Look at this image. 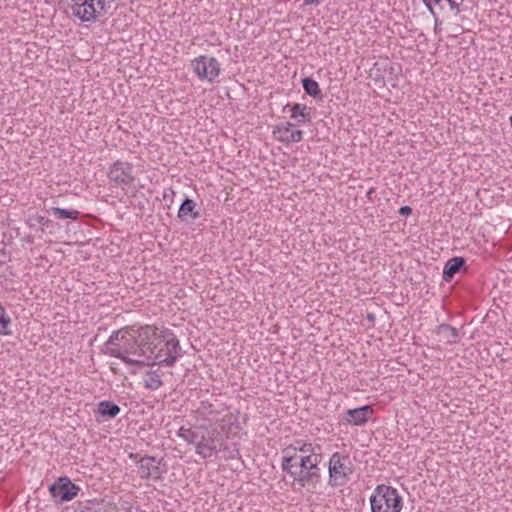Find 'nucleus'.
Returning a JSON list of instances; mask_svg holds the SVG:
<instances>
[{
  "instance_id": "nucleus-24",
  "label": "nucleus",
  "mask_w": 512,
  "mask_h": 512,
  "mask_svg": "<svg viewBox=\"0 0 512 512\" xmlns=\"http://www.w3.org/2000/svg\"><path fill=\"white\" fill-rule=\"evenodd\" d=\"M308 443L309 442L302 439L294 440L291 444L282 450L283 457H299L300 455H298L297 452H300L303 449L305 450V447Z\"/></svg>"
},
{
  "instance_id": "nucleus-2",
  "label": "nucleus",
  "mask_w": 512,
  "mask_h": 512,
  "mask_svg": "<svg viewBox=\"0 0 512 512\" xmlns=\"http://www.w3.org/2000/svg\"><path fill=\"white\" fill-rule=\"evenodd\" d=\"M156 339L150 340L152 344V357H146V366L159 364L167 367H172L177 358L181 356V347L176 335L168 328L158 329L155 327Z\"/></svg>"
},
{
  "instance_id": "nucleus-5",
  "label": "nucleus",
  "mask_w": 512,
  "mask_h": 512,
  "mask_svg": "<svg viewBox=\"0 0 512 512\" xmlns=\"http://www.w3.org/2000/svg\"><path fill=\"white\" fill-rule=\"evenodd\" d=\"M222 444V434L216 427L205 426V433L199 446L196 447V454L203 459H209L218 454V446Z\"/></svg>"
},
{
  "instance_id": "nucleus-12",
  "label": "nucleus",
  "mask_w": 512,
  "mask_h": 512,
  "mask_svg": "<svg viewBox=\"0 0 512 512\" xmlns=\"http://www.w3.org/2000/svg\"><path fill=\"white\" fill-rule=\"evenodd\" d=\"M323 459L322 454L311 456V455H301L299 461L302 463L309 464L310 472H305L304 475H301V478L306 477L310 480V485L316 486L321 480V469L319 465L321 464Z\"/></svg>"
},
{
  "instance_id": "nucleus-27",
  "label": "nucleus",
  "mask_w": 512,
  "mask_h": 512,
  "mask_svg": "<svg viewBox=\"0 0 512 512\" xmlns=\"http://www.w3.org/2000/svg\"><path fill=\"white\" fill-rule=\"evenodd\" d=\"M10 323V317L7 315L5 308L0 304V335L11 334L9 330Z\"/></svg>"
},
{
  "instance_id": "nucleus-39",
  "label": "nucleus",
  "mask_w": 512,
  "mask_h": 512,
  "mask_svg": "<svg viewBox=\"0 0 512 512\" xmlns=\"http://www.w3.org/2000/svg\"><path fill=\"white\" fill-rule=\"evenodd\" d=\"M435 4H440L442 0H432Z\"/></svg>"
},
{
  "instance_id": "nucleus-16",
  "label": "nucleus",
  "mask_w": 512,
  "mask_h": 512,
  "mask_svg": "<svg viewBox=\"0 0 512 512\" xmlns=\"http://www.w3.org/2000/svg\"><path fill=\"white\" fill-rule=\"evenodd\" d=\"M466 260L463 257H453L449 259L443 269V280L449 282L452 280L455 274L466 271Z\"/></svg>"
},
{
  "instance_id": "nucleus-10",
  "label": "nucleus",
  "mask_w": 512,
  "mask_h": 512,
  "mask_svg": "<svg viewBox=\"0 0 512 512\" xmlns=\"http://www.w3.org/2000/svg\"><path fill=\"white\" fill-rule=\"evenodd\" d=\"M273 137L279 142L289 144L297 143L303 139V131L296 128V124L285 122L273 127Z\"/></svg>"
},
{
  "instance_id": "nucleus-15",
  "label": "nucleus",
  "mask_w": 512,
  "mask_h": 512,
  "mask_svg": "<svg viewBox=\"0 0 512 512\" xmlns=\"http://www.w3.org/2000/svg\"><path fill=\"white\" fill-rule=\"evenodd\" d=\"M204 424L194 425L190 428L181 427L178 431V436L182 438L186 443L194 445L195 448L199 446L203 434L205 433Z\"/></svg>"
},
{
  "instance_id": "nucleus-21",
  "label": "nucleus",
  "mask_w": 512,
  "mask_h": 512,
  "mask_svg": "<svg viewBox=\"0 0 512 512\" xmlns=\"http://www.w3.org/2000/svg\"><path fill=\"white\" fill-rule=\"evenodd\" d=\"M48 214L54 215L57 219H71L77 220L80 212L75 209H64L59 207H50L47 209Z\"/></svg>"
},
{
  "instance_id": "nucleus-26",
  "label": "nucleus",
  "mask_w": 512,
  "mask_h": 512,
  "mask_svg": "<svg viewBox=\"0 0 512 512\" xmlns=\"http://www.w3.org/2000/svg\"><path fill=\"white\" fill-rule=\"evenodd\" d=\"M127 334L126 328L113 332L106 343V349L108 350L110 347H121Z\"/></svg>"
},
{
  "instance_id": "nucleus-30",
  "label": "nucleus",
  "mask_w": 512,
  "mask_h": 512,
  "mask_svg": "<svg viewBox=\"0 0 512 512\" xmlns=\"http://www.w3.org/2000/svg\"><path fill=\"white\" fill-rule=\"evenodd\" d=\"M301 455H311V456H315V455H319V454H322L321 452V446L319 444H312L311 442H309L306 447H305V450H301L300 451Z\"/></svg>"
},
{
  "instance_id": "nucleus-6",
  "label": "nucleus",
  "mask_w": 512,
  "mask_h": 512,
  "mask_svg": "<svg viewBox=\"0 0 512 512\" xmlns=\"http://www.w3.org/2000/svg\"><path fill=\"white\" fill-rule=\"evenodd\" d=\"M195 74L201 80L212 83L220 74V63L214 57L201 55L192 61Z\"/></svg>"
},
{
  "instance_id": "nucleus-23",
  "label": "nucleus",
  "mask_w": 512,
  "mask_h": 512,
  "mask_svg": "<svg viewBox=\"0 0 512 512\" xmlns=\"http://www.w3.org/2000/svg\"><path fill=\"white\" fill-rule=\"evenodd\" d=\"M163 385L161 375L157 371H148L144 377V387L150 390H157Z\"/></svg>"
},
{
  "instance_id": "nucleus-31",
  "label": "nucleus",
  "mask_w": 512,
  "mask_h": 512,
  "mask_svg": "<svg viewBox=\"0 0 512 512\" xmlns=\"http://www.w3.org/2000/svg\"><path fill=\"white\" fill-rule=\"evenodd\" d=\"M399 214L402 216H409L412 214V208L410 206H402L399 209Z\"/></svg>"
},
{
  "instance_id": "nucleus-28",
  "label": "nucleus",
  "mask_w": 512,
  "mask_h": 512,
  "mask_svg": "<svg viewBox=\"0 0 512 512\" xmlns=\"http://www.w3.org/2000/svg\"><path fill=\"white\" fill-rule=\"evenodd\" d=\"M310 108H308L306 105L304 104H300V103H295L291 106V118L293 119H297L298 117H307L309 115H311L310 113Z\"/></svg>"
},
{
  "instance_id": "nucleus-18",
  "label": "nucleus",
  "mask_w": 512,
  "mask_h": 512,
  "mask_svg": "<svg viewBox=\"0 0 512 512\" xmlns=\"http://www.w3.org/2000/svg\"><path fill=\"white\" fill-rule=\"evenodd\" d=\"M177 216L182 221H188L189 217L192 220L199 218L200 213L198 210H196V203L194 200L186 197L179 207Z\"/></svg>"
},
{
  "instance_id": "nucleus-3",
  "label": "nucleus",
  "mask_w": 512,
  "mask_h": 512,
  "mask_svg": "<svg viewBox=\"0 0 512 512\" xmlns=\"http://www.w3.org/2000/svg\"><path fill=\"white\" fill-rule=\"evenodd\" d=\"M370 505L372 512H400L402 498L395 488L381 484L374 489Z\"/></svg>"
},
{
  "instance_id": "nucleus-22",
  "label": "nucleus",
  "mask_w": 512,
  "mask_h": 512,
  "mask_svg": "<svg viewBox=\"0 0 512 512\" xmlns=\"http://www.w3.org/2000/svg\"><path fill=\"white\" fill-rule=\"evenodd\" d=\"M218 453H222L225 460L238 459L240 457L239 448L236 444L229 446L222 437V444L218 446Z\"/></svg>"
},
{
  "instance_id": "nucleus-37",
  "label": "nucleus",
  "mask_w": 512,
  "mask_h": 512,
  "mask_svg": "<svg viewBox=\"0 0 512 512\" xmlns=\"http://www.w3.org/2000/svg\"><path fill=\"white\" fill-rule=\"evenodd\" d=\"M74 2V4L72 6H77L79 4H81V2H83V0H72Z\"/></svg>"
},
{
  "instance_id": "nucleus-25",
  "label": "nucleus",
  "mask_w": 512,
  "mask_h": 512,
  "mask_svg": "<svg viewBox=\"0 0 512 512\" xmlns=\"http://www.w3.org/2000/svg\"><path fill=\"white\" fill-rule=\"evenodd\" d=\"M115 510V506L110 502H105L102 500L101 502L91 503L90 506L84 507L81 511L86 512H113Z\"/></svg>"
},
{
  "instance_id": "nucleus-4",
  "label": "nucleus",
  "mask_w": 512,
  "mask_h": 512,
  "mask_svg": "<svg viewBox=\"0 0 512 512\" xmlns=\"http://www.w3.org/2000/svg\"><path fill=\"white\" fill-rule=\"evenodd\" d=\"M329 485L331 487L344 486L353 473V465L348 456L339 452L332 454L328 464Z\"/></svg>"
},
{
  "instance_id": "nucleus-33",
  "label": "nucleus",
  "mask_w": 512,
  "mask_h": 512,
  "mask_svg": "<svg viewBox=\"0 0 512 512\" xmlns=\"http://www.w3.org/2000/svg\"><path fill=\"white\" fill-rule=\"evenodd\" d=\"M297 124H305V123H310L311 122V115L307 116V117H298L297 119H295Z\"/></svg>"
},
{
  "instance_id": "nucleus-32",
  "label": "nucleus",
  "mask_w": 512,
  "mask_h": 512,
  "mask_svg": "<svg viewBox=\"0 0 512 512\" xmlns=\"http://www.w3.org/2000/svg\"><path fill=\"white\" fill-rule=\"evenodd\" d=\"M423 2L425 4L426 8L428 9V11L431 13V15H433V17L437 16L436 12L433 8L431 0H423Z\"/></svg>"
},
{
  "instance_id": "nucleus-38",
  "label": "nucleus",
  "mask_w": 512,
  "mask_h": 512,
  "mask_svg": "<svg viewBox=\"0 0 512 512\" xmlns=\"http://www.w3.org/2000/svg\"><path fill=\"white\" fill-rule=\"evenodd\" d=\"M368 319L373 321L374 320V315L373 314H368Z\"/></svg>"
},
{
  "instance_id": "nucleus-40",
  "label": "nucleus",
  "mask_w": 512,
  "mask_h": 512,
  "mask_svg": "<svg viewBox=\"0 0 512 512\" xmlns=\"http://www.w3.org/2000/svg\"><path fill=\"white\" fill-rule=\"evenodd\" d=\"M510 125L512 127V115L510 116Z\"/></svg>"
},
{
  "instance_id": "nucleus-29",
  "label": "nucleus",
  "mask_w": 512,
  "mask_h": 512,
  "mask_svg": "<svg viewBox=\"0 0 512 512\" xmlns=\"http://www.w3.org/2000/svg\"><path fill=\"white\" fill-rule=\"evenodd\" d=\"M221 427H222V430H228V433L230 431H233L234 428L237 429L238 428L237 418L232 414L225 416V418H223V420H222Z\"/></svg>"
},
{
  "instance_id": "nucleus-7",
  "label": "nucleus",
  "mask_w": 512,
  "mask_h": 512,
  "mask_svg": "<svg viewBox=\"0 0 512 512\" xmlns=\"http://www.w3.org/2000/svg\"><path fill=\"white\" fill-rule=\"evenodd\" d=\"M300 457H282L281 468L293 479L294 483L300 487H305L310 485V480L306 477L301 478V475H304L305 472H311L309 464L304 465L305 463L299 461Z\"/></svg>"
},
{
  "instance_id": "nucleus-9",
  "label": "nucleus",
  "mask_w": 512,
  "mask_h": 512,
  "mask_svg": "<svg viewBox=\"0 0 512 512\" xmlns=\"http://www.w3.org/2000/svg\"><path fill=\"white\" fill-rule=\"evenodd\" d=\"M80 488L71 482L68 477H60L49 486V492L56 501L63 503L74 499Z\"/></svg>"
},
{
  "instance_id": "nucleus-11",
  "label": "nucleus",
  "mask_w": 512,
  "mask_h": 512,
  "mask_svg": "<svg viewBox=\"0 0 512 512\" xmlns=\"http://www.w3.org/2000/svg\"><path fill=\"white\" fill-rule=\"evenodd\" d=\"M138 473L141 479H154L158 480L163 474L160 468V462L155 457L145 456L138 462Z\"/></svg>"
},
{
  "instance_id": "nucleus-17",
  "label": "nucleus",
  "mask_w": 512,
  "mask_h": 512,
  "mask_svg": "<svg viewBox=\"0 0 512 512\" xmlns=\"http://www.w3.org/2000/svg\"><path fill=\"white\" fill-rule=\"evenodd\" d=\"M435 332L439 336L440 341L447 345L455 344L459 340L458 330L449 324L443 323L438 325Z\"/></svg>"
},
{
  "instance_id": "nucleus-14",
  "label": "nucleus",
  "mask_w": 512,
  "mask_h": 512,
  "mask_svg": "<svg viewBox=\"0 0 512 512\" xmlns=\"http://www.w3.org/2000/svg\"><path fill=\"white\" fill-rule=\"evenodd\" d=\"M373 408L370 405L361 406L355 409H349L345 413V420L352 425H363L372 416Z\"/></svg>"
},
{
  "instance_id": "nucleus-19",
  "label": "nucleus",
  "mask_w": 512,
  "mask_h": 512,
  "mask_svg": "<svg viewBox=\"0 0 512 512\" xmlns=\"http://www.w3.org/2000/svg\"><path fill=\"white\" fill-rule=\"evenodd\" d=\"M120 411V407L112 401L103 400L97 405V413L105 420L115 418Z\"/></svg>"
},
{
  "instance_id": "nucleus-35",
  "label": "nucleus",
  "mask_w": 512,
  "mask_h": 512,
  "mask_svg": "<svg viewBox=\"0 0 512 512\" xmlns=\"http://www.w3.org/2000/svg\"><path fill=\"white\" fill-rule=\"evenodd\" d=\"M320 0H304V5L319 4Z\"/></svg>"
},
{
  "instance_id": "nucleus-1",
  "label": "nucleus",
  "mask_w": 512,
  "mask_h": 512,
  "mask_svg": "<svg viewBox=\"0 0 512 512\" xmlns=\"http://www.w3.org/2000/svg\"><path fill=\"white\" fill-rule=\"evenodd\" d=\"M127 336L121 347L108 348V354L112 357L119 358L126 364L146 366V357H152L150 340L156 339L155 326L146 325L135 329L134 327H126Z\"/></svg>"
},
{
  "instance_id": "nucleus-34",
  "label": "nucleus",
  "mask_w": 512,
  "mask_h": 512,
  "mask_svg": "<svg viewBox=\"0 0 512 512\" xmlns=\"http://www.w3.org/2000/svg\"><path fill=\"white\" fill-rule=\"evenodd\" d=\"M37 220H38V223L41 224V225H46L49 222L48 219H46L45 217H42V216H39L37 218Z\"/></svg>"
},
{
  "instance_id": "nucleus-13",
  "label": "nucleus",
  "mask_w": 512,
  "mask_h": 512,
  "mask_svg": "<svg viewBox=\"0 0 512 512\" xmlns=\"http://www.w3.org/2000/svg\"><path fill=\"white\" fill-rule=\"evenodd\" d=\"M97 1L84 0L77 6H72L73 15L82 22H90L97 18Z\"/></svg>"
},
{
  "instance_id": "nucleus-36",
  "label": "nucleus",
  "mask_w": 512,
  "mask_h": 512,
  "mask_svg": "<svg viewBox=\"0 0 512 512\" xmlns=\"http://www.w3.org/2000/svg\"><path fill=\"white\" fill-rule=\"evenodd\" d=\"M434 19H435V32L437 33L438 29H439L440 22H439V19L437 16H435Z\"/></svg>"
},
{
  "instance_id": "nucleus-20",
  "label": "nucleus",
  "mask_w": 512,
  "mask_h": 512,
  "mask_svg": "<svg viewBox=\"0 0 512 512\" xmlns=\"http://www.w3.org/2000/svg\"><path fill=\"white\" fill-rule=\"evenodd\" d=\"M302 86L305 93L315 99H322V91L319 87L318 82L310 77H305L302 79Z\"/></svg>"
},
{
  "instance_id": "nucleus-8",
  "label": "nucleus",
  "mask_w": 512,
  "mask_h": 512,
  "mask_svg": "<svg viewBox=\"0 0 512 512\" xmlns=\"http://www.w3.org/2000/svg\"><path fill=\"white\" fill-rule=\"evenodd\" d=\"M109 180L122 190L132 186L135 177L133 175V166L129 162L116 161L108 171Z\"/></svg>"
}]
</instances>
